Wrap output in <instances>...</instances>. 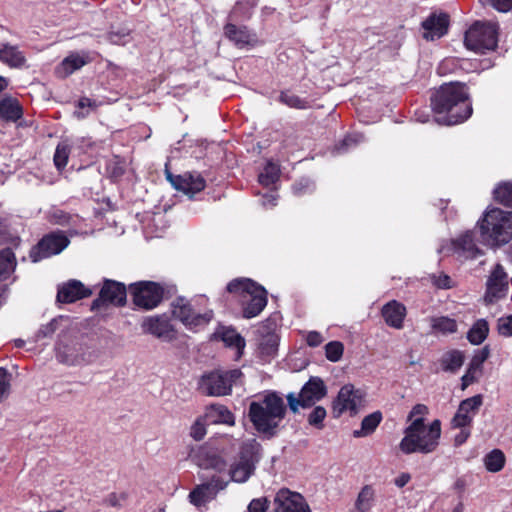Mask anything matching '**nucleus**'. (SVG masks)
<instances>
[{
    "label": "nucleus",
    "mask_w": 512,
    "mask_h": 512,
    "mask_svg": "<svg viewBox=\"0 0 512 512\" xmlns=\"http://www.w3.org/2000/svg\"><path fill=\"white\" fill-rule=\"evenodd\" d=\"M7 87V81L4 77L0 76V92Z\"/></svg>",
    "instance_id": "obj_64"
},
{
    "label": "nucleus",
    "mask_w": 512,
    "mask_h": 512,
    "mask_svg": "<svg viewBox=\"0 0 512 512\" xmlns=\"http://www.w3.org/2000/svg\"><path fill=\"white\" fill-rule=\"evenodd\" d=\"M362 403V395L359 390H355L353 385L343 386L334 401L333 413L336 417L349 411L352 415L356 414L358 407Z\"/></svg>",
    "instance_id": "obj_19"
},
{
    "label": "nucleus",
    "mask_w": 512,
    "mask_h": 512,
    "mask_svg": "<svg viewBox=\"0 0 512 512\" xmlns=\"http://www.w3.org/2000/svg\"><path fill=\"white\" fill-rule=\"evenodd\" d=\"M204 420L207 424H234V415L224 405L212 404L207 407Z\"/></svg>",
    "instance_id": "obj_28"
},
{
    "label": "nucleus",
    "mask_w": 512,
    "mask_h": 512,
    "mask_svg": "<svg viewBox=\"0 0 512 512\" xmlns=\"http://www.w3.org/2000/svg\"><path fill=\"white\" fill-rule=\"evenodd\" d=\"M126 296L127 290L123 283L104 279L98 298L91 303V310H98L107 304L123 306L126 303Z\"/></svg>",
    "instance_id": "obj_14"
},
{
    "label": "nucleus",
    "mask_w": 512,
    "mask_h": 512,
    "mask_svg": "<svg viewBox=\"0 0 512 512\" xmlns=\"http://www.w3.org/2000/svg\"><path fill=\"white\" fill-rule=\"evenodd\" d=\"M483 404V396L478 394L470 398L464 399L460 402L458 409L451 420L452 428H465L469 427L473 418L479 412Z\"/></svg>",
    "instance_id": "obj_18"
},
{
    "label": "nucleus",
    "mask_w": 512,
    "mask_h": 512,
    "mask_svg": "<svg viewBox=\"0 0 512 512\" xmlns=\"http://www.w3.org/2000/svg\"><path fill=\"white\" fill-rule=\"evenodd\" d=\"M489 326L486 320L479 319L467 333V339L473 345L481 344L488 336Z\"/></svg>",
    "instance_id": "obj_34"
},
{
    "label": "nucleus",
    "mask_w": 512,
    "mask_h": 512,
    "mask_svg": "<svg viewBox=\"0 0 512 512\" xmlns=\"http://www.w3.org/2000/svg\"><path fill=\"white\" fill-rule=\"evenodd\" d=\"M172 314L189 329L205 326L213 317L212 311L196 313L185 298H177L172 303Z\"/></svg>",
    "instance_id": "obj_13"
},
{
    "label": "nucleus",
    "mask_w": 512,
    "mask_h": 512,
    "mask_svg": "<svg viewBox=\"0 0 512 512\" xmlns=\"http://www.w3.org/2000/svg\"><path fill=\"white\" fill-rule=\"evenodd\" d=\"M448 26L449 16L446 13H432L422 22L423 37L431 41L441 38L447 33Z\"/></svg>",
    "instance_id": "obj_24"
},
{
    "label": "nucleus",
    "mask_w": 512,
    "mask_h": 512,
    "mask_svg": "<svg viewBox=\"0 0 512 512\" xmlns=\"http://www.w3.org/2000/svg\"><path fill=\"white\" fill-rule=\"evenodd\" d=\"M375 492L372 486L365 485L358 494L355 507L358 512H368L373 504Z\"/></svg>",
    "instance_id": "obj_39"
},
{
    "label": "nucleus",
    "mask_w": 512,
    "mask_h": 512,
    "mask_svg": "<svg viewBox=\"0 0 512 512\" xmlns=\"http://www.w3.org/2000/svg\"><path fill=\"white\" fill-rule=\"evenodd\" d=\"M241 376L240 369L211 371L201 376L198 382V390L206 396H226L231 393L233 384Z\"/></svg>",
    "instance_id": "obj_8"
},
{
    "label": "nucleus",
    "mask_w": 512,
    "mask_h": 512,
    "mask_svg": "<svg viewBox=\"0 0 512 512\" xmlns=\"http://www.w3.org/2000/svg\"><path fill=\"white\" fill-rule=\"evenodd\" d=\"M107 37L112 44L125 45L130 39V31L126 28L111 30Z\"/></svg>",
    "instance_id": "obj_48"
},
{
    "label": "nucleus",
    "mask_w": 512,
    "mask_h": 512,
    "mask_svg": "<svg viewBox=\"0 0 512 512\" xmlns=\"http://www.w3.org/2000/svg\"><path fill=\"white\" fill-rule=\"evenodd\" d=\"M279 174V166L272 162H268L259 175V182L263 186L268 187L279 179Z\"/></svg>",
    "instance_id": "obj_41"
},
{
    "label": "nucleus",
    "mask_w": 512,
    "mask_h": 512,
    "mask_svg": "<svg viewBox=\"0 0 512 512\" xmlns=\"http://www.w3.org/2000/svg\"><path fill=\"white\" fill-rule=\"evenodd\" d=\"M167 179L172 186L182 191L187 195L193 196L194 194L202 191L205 188V180L198 173H184L183 175H173L167 171Z\"/></svg>",
    "instance_id": "obj_20"
},
{
    "label": "nucleus",
    "mask_w": 512,
    "mask_h": 512,
    "mask_svg": "<svg viewBox=\"0 0 512 512\" xmlns=\"http://www.w3.org/2000/svg\"><path fill=\"white\" fill-rule=\"evenodd\" d=\"M91 58L87 53H72L62 60L56 68V74L61 78H66L73 72L79 70L88 64Z\"/></svg>",
    "instance_id": "obj_26"
},
{
    "label": "nucleus",
    "mask_w": 512,
    "mask_h": 512,
    "mask_svg": "<svg viewBox=\"0 0 512 512\" xmlns=\"http://www.w3.org/2000/svg\"><path fill=\"white\" fill-rule=\"evenodd\" d=\"M70 154V147L66 143H59L54 154V164L61 170L66 167Z\"/></svg>",
    "instance_id": "obj_45"
},
{
    "label": "nucleus",
    "mask_w": 512,
    "mask_h": 512,
    "mask_svg": "<svg viewBox=\"0 0 512 512\" xmlns=\"http://www.w3.org/2000/svg\"><path fill=\"white\" fill-rule=\"evenodd\" d=\"M382 420V414L379 411L373 412L364 417L361 423V429L353 432L354 437H363L375 431Z\"/></svg>",
    "instance_id": "obj_35"
},
{
    "label": "nucleus",
    "mask_w": 512,
    "mask_h": 512,
    "mask_svg": "<svg viewBox=\"0 0 512 512\" xmlns=\"http://www.w3.org/2000/svg\"><path fill=\"white\" fill-rule=\"evenodd\" d=\"M214 336L223 341L226 346L235 348L237 357L243 353L245 340L234 328L221 326L216 330Z\"/></svg>",
    "instance_id": "obj_29"
},
{
    "label": "nucleus",
    "mask_w": 512,
    "mask_h": 512,
    "mask_svg": "<svg viewBox=\"0 0 512 512\" xmlns=\"http://www.w3.org/2000/svg\"><path fill=\"white\" fill-rule=\"evenodd\" d=\"M197 465L204 470H213L210 480L197 485L190 493V502L201 507L216 498L217 494L226 489L228 478L226 475V460L212 450H202L197 455Z\"/></svg>",
    "instance_id": "obj_3"
},
{
    "label": "nucleus",
    "mask_w": 512,
    "mask_h": 512,
    "mask_svg": "<svg viewBox=\"0 0 512 512\" xmlns=\"http://www.w3.org/2000/svg\"><path fill=\"white\" fill-rule=\"evenodd\" d=\"M441 436V423L434 420L426 428L404 431L399 449L406 455L413 453L428 454L436 450Z\"/></svg>",
    "instance_id": "obj_7"
},
{
    "label": "nucleus",
    "mask_w": 512,
    "mask_h": 512,
    "mask_svg": "<svg viewBox=\"0 0 512 512\" xmlns=\"http://www.w3.org/2000/svg\"><path fill=\"white\" fill-rule=\"evenodd\" d=\"M490 355V350L486 346L479 350L472 358L469 365L481 371L483 363L488 359Z\"/></svg>",
    "instance_id": "obj_54"
},
{
    "label": "nucleus",
    "mask_w": 512,
    "mask_h": 512,
    "mask_svg": "<svg viewBox=\"0 0 512 512\" xmlns=\"http://www.w3.org/2000/svg\"><path fill=\"white\" fill-rule=\"evenodd\" d=\"M460 432L458 434L455 435L454 437V445L456 447L458 446H461L462 444H464L467 439L469 438L470 436V430L468 429V427H465V428H460Z\"/></svg>",
    "instance_id": "obj_61"
},
{
    "label": "nucleus",
    "mask_w": 512,
    "mask_h": 512,
    "mask_svg": "<svg viewBox=\"0 0 512 512\" xmlns=\"http://www.w3.org/2000/svg\"><path fill=\"white\" fill-rule=\"evenodd\" d=\"M382 316L388 326L402 329L406 316V307L402 303L392 300L383 306Z\"/></svg>",
    "instance_id": "obj_25"
},
{
    "label": "nucleus",
    "mask_w": 512,
    "mask_h": 512,
    "mask_svg": "<svg viewBox=\"0 0 512 512\" xmlns=\"http://www.w3.org/2000/svg\"><path fill=\"white\" fill-rule=\"evenodd\" d=\"M364 141V136L359 133L347 135L339 145L335 146V150L338 153L346 152L348 149L357 146L359 143Z\"/></svg>",
    "instance_id": "obj_46"
},
{
    "label": "nucleus",
    "mask_w": 512,
    "mask_h": 512,
    "mask_svg": "<svg viewBox=\"0 0 512 512\" xmlns=\"http://www.w3.org/2000/svg\"><path fill=\"white\" fill-rule=\"evenodd\" d=\"M508 289V276L501 264H496L486 282L484 300L492 304L505 296Z\"/></svg>",
    "instance_id": "obj_17"
},
{
    "label": "nucleus",
    "mask_w": 512,
    "mask_h": 512,
    "mask_svg": "<svg viewBox=\"0 0 512 512\" xmlns=\"http://www.w3.org/2000/svg\"><path fill=\"white\" fill-rule=\"evenodd\" d=\"M69 244V239L63 232H53L44 236L30 251V258L38 262L44 258L59 254Z\"/></svg>",
    "instance_id": "obj_15"
},
{
    "label": "nucleus",
    "mask_w": 512,
    "mask_h": 512,
    "mask_svg": "<svg viewBox=\"0 0 512 512\" xmlns=\"http://www.w3.org/2000/svg\"><path fill=\"white\" fill-rule=\"evenodd\" d=\"M274 512H311L304 497L289 489H280L273 501Z\"/></svg>",
    "instance_id": "obj_16"
},
{
    "label": "nucleus",
    "mask_w": 512,
    "mask_h": 512,
    "mask_svg": "<svg viewBox=\"0 0 512 512\" xmlns=\"http://www.w3.org/2000/svg\"><path fill=\"white\" fill-rule=\"evenodd\" d=\"M268 509V501L266 498L253 499L249 506V512H266Z\"/></svg>",
    "instance_id": "obj_58"
},
{
    "label": "nucleus",
    "mask_w": 512,
    "mask_h": 512,
    "mask_svg": "<svg viewBox=\"0 0 512 512\" xmlns=\"http://www.w3.org/2000/svg\"><path fill=\"white\" fill-rule=\"evenodd\" d=\"M450 283H451V278L448 275H445V274L439 275L434 280V284L438 288H442V289L450 288L451 287Z\"/></svg>",
    "instance_id": "obj_62"
},
{
    "label": "nucleus",
    "mask_w": 512,
    "mask_h": 512,
    "mask_svg": "<svg viewBox=\"0 0 512 512\" xmlns=\"http://www.w3.org/2000/svg\"><path fill=\"white\" fill-rule=\"evenodd\" d=\"M141 327L144 333L160 339L171 340L174 337L173 326L165 316L146 317Z\"/></svg>",
    "instance_id": "obj_23"
},
{
    "label": "nucleus",
    "mask_w": 512,
    "mask_h": 512,
    "mask_svg": "<svg viewBox=\"0 0 512 512\" xmlns=\"http://www.w3.org/2000/svg\"><path fill=\"white\" fill-rule=\"evenodd\" d=\"M483 242L504 245L512 238V212L499 208L488 210L478 222Z\"/></svg>",
    "instance_id": "obj_4"
},
{
    "label": "nucleus",
    "mask_w": 512,
    "mask_h": 512,
    "mask_svg": "<svg viewBox=\"0 0 512 512\" xmlns=\"http://www.w3.org/2000/svg\"><path fill=\"white\" fill-rule=\"evenodd\" d=\"M224 34L239 48H243L255 42V36L251 34L245 26L237 27L234 24L228 23L224 27Z\"/></svg>",
    "instance_id": "obj_27"
},
{
    "label": "nucleus",
    "mask_w": 512,
    "mask_h": 512,
    "mask_svg": "<svg viewBox=\"0 0 512 512\" xmlns=\"http://www.w3.org/2000/svg\"><path fill=\"white\" fill-rule=\"evenodd\" d=\"M431 106L437 114L439 124L455 125L467 120L472 114L468 92L459 82L445 83L431 96Z\"/></svg>",
    "instance_id": "obj_1"
},
{
    "label": "nucleus",
    "mask_w": 512,
    "mask_h": 512,
    "mask_svg": "<svg viewBox=\"0 0 512 512\" xmlns=\"http://www.w3.org/2000/svg\"><path fill=\"white\" fill-rule=\"evenodd\" d=\"M323 340L322 335L317 331H310L306 337V342L310 347L319 346Z\"/></svg>",
    "instance_id": "obj_60"
},
{
    "label": "nucleus",
    "mask_w": 512,
    "mask_h": 512,
    "mask_svg": "<svg viewBox=\"0 0 512 512\" xmlns=\"http://www.w3.org/2000/svg\"><path fill=\"white\" fill-rule=\"evenodd\" d=\"M428 407L424 404H416L407 416V422L410 424L405 428L404 431H415L422 428L428 427L425 424L424 417L428 414Z\"/></svg>",
    "instance_id": "obj_32"
},
{
    "label": "nucleus",
    "mask_w": 512,
    "mask_h": 512,
    "mask_svg": "<svg viewBox=\"0 0 512 512\" xmlns=\"http://www.w3.org/2000/svg\"><path fill=\"white\" fill-rule=\"evenodd\" d=\"M262 457V447L256 439L243 442L240 446L238 458L228 469L226 464V475L228 484L230 482L245 483L254 474L256 465Z\"/></svg>",
    "instance_id": "obj_6"
},
{
    "label": "nucleus",
    "mask_w": 512,
    "mask_h": 512,
    "mask_svg": "<svg viewBox=\"0 0 512 512\" xmlns=\"http://www.w3.org/2000/svg\"><path fill=\"white\" fill-rule=\"evenodd\" d=\"M23 115L22 106L16 98L0 95V118L16 122Z\"/></svg>",
    "instance_id": "obj_30"
},
{
    "label": "nucleus",
    "mask_w": 512,
    "mask_h": 512,
    "mask_svg": "<svg viewBox=\"0 0 512 512\" xmlns=\"http://www.w3.org/2000/svg\"><path fill=\"white\" fill-rule=\"evenodd\" d=\"M97 355L90 346L75 338H63L56 346V358L65 365H88Z\"/></svg>",
    "instance_id": "obj_9"
},
{
    "label": "nucleus",
    "mask_w": 512,
    "mask_h": 512,
    "mask_svg": "<svg viewBox=\"0 0 512 512\" xmlns=\"http://www.w3.org/2000/svg\"><path fill=\"white\" fill-rule=\"evenodd\" d=\"M124 499H125L124 494L117 495L116 493H111L104 499V504H106L107 506H110V507L118 508V507H121V501Z\"/></svg>",
    "instance_id": "obj_59"
},
{
    "label": "nucleus",
    "mask_w": 512,
    "mask_h": 512,
    "mask_svg": "<svg viewBox=\"0 0 512 512\" xmlns=\"http://www.w3.org/2000/svg\"><path fill=\"white\" fill-rule=\"evenodd\" d=\"M456 245L465 253L467 258H476L481 254L480 249L474 242L472 232H466L461 237H459L456 241Z\"/></svg>",
    "instance_id": "obj_37"
},
{
    "label": "nucleus",
    "mask_w": 512,
    "mask_h": 512,
    "mask_svg": "<svg viewBox=\"0 0 512 512\" xmlns=\"http://www.w3.org/2000/svg\"><path fill=\"white\" fill-rule=\"evenodd\" d=\"M227 291L238 294L246 319L258 316L267 305L266 290L250 279H235L228 283Z\"/></svg>",
    "instance_id": "obj_5"
},
{
    "label": "nucleus",
    "mask_w": 512,
    "mask_h": 512,
    "mask_svg": "<svg viewBox=\"0 0 512 512\" xmlns=\"http://www.w3.org/2000/svg\"><path fill=\"white\" fill-rule=\"evenodd\" d=\"M464 363V356L458 350H452L443 355L441 359L442 369L446 372H456Z\"/></svg>",
    "instance_id": "obj_36"
},
{
    "label": "nucleus",
    "mask_w": 512,
    "mask_h": 512,
    "mask_svg": "<svg viewBox=\"0 0 512 512\" xmlns=\"http://www.w3.org/2000/svg\"><path fill=\"white\" fill-rule=\"evenodd\" d=\"M57 330V320L52 319L49 323L42 325L35 334V341H39L46 337H51Z\"/></svg>",
    "instance_id": "obj_52"
},
{
    "label": "nucleus",
    "mask_w": 512,
    "mask_h": 512,
    "mask_svg": "<svg viewBox=\"0 0 512 512\" xmlns=\"http://www.w3.org/2000/svg\"><path fill=\"white\" fill-rule=\"evenodd\" d=\"M344 346L339 341H331L325 346V355L331 362H337L341 359Z\"/></svg>",
    "instance_id": "obj_47"
},
{
    "label": "nucleus",
    "mask_w": 512,
    "mask_h": 512,
    "mask_svg": "<svg viewBox=\"0 0 512 512\" xmlns=\"http://www.w3.org/2000/svg\"><path fill=\"white\" fill-rule=\"evenodd\" d=\"M275 328L276 324L267 320L257 330V345L262 355L272 356L277 351L279 338Z\"/></svg>",
    "instance_id": "obj_21"
},
{
    "label": "nucleus",
    "mask_w": 512,
    "mask_h": 512,
    "mask_svg": "<svg viewBox=\"0 0 512 512\" xmlns=\"http://www.w3.org/2000/svg\"><path fill=\"white\" fill-rule=\"evenodd\" d=\"M327 394V388L324 381L319 377H311L304 384L298 396L294 393L287 395V402L290 410L297 413L299 407L308 408L320 401Z\"/></svg>",
    "instance_id": "obj_11"
},
{
    "label": "nucleus",
    "mask_w": 512,
    "mask_h": 512,
    "mask_svg": "<svg viewBox=\"0 0 512 512\" xmlns=\"http://www.w3.org/2000/svg\"><path fill=\"white\" fill-rule=\"evenodd\" d=\"M0 61L10 67H21L25 63V56L17 46L3 43L0 45Z\"/></svg>",
    "instance_id": "obj_31"
},
{
    "label": "nucleus",
    "mask_w": 512,
    "mask_h": 512,
    "mask_svg": "<svg viewBox=\"0 0 512 512\" xmlns=\"http://www.w3.org/2000/svg\"><path fill=\"white\" fill-rule=\"evenodd\" d=\"M498 332L504 337L512 336V315L501 317L498 320Z\"/></svg>",
    "instance_id": "obj_55"
},
{
    "label": "nucleus",
    "mask_w": 512,
    "mask_h": 512,
    "mask_svg": "<svg viewBox=\"0 0 512 512\" xmlns=\"http://www.w3.org/2000/svg\"><path fill=\"white\" fill-rule=\"evenodd\" d=\"M279 100L283 104L295 109H307L309 107L306 100L289 92H282L279 96Z\"/></svg>",
    "instance_id": "obj_44"
},
{
    "label": "nucleus",
    "mask_w": 512,
    "mask_h": 512,
    "mask_svg": "<svg viewBox=\"0 0 512 512\" xmlns=\"http://www.w3.org/2000/svg\"><path fill=\"white\" fill-rule=\"evenodd\" d=\"M327 413L324 407L316 406L312 412L308 416V422L310 425L316 428L323 427V420L325 419Z\"/></svg>",
    "instance_id": "obj_49"
},
{
    "label": "nucleus",
    "mask_w": 512,
    "mask_h": 512,
    "mask_svg": "<svg viewBox=\"0 0 512 512\" xmlns=\"http://www.w3.org/2000/svg\"><path fill=\"white\" fill-rule=\"evenodd\" d=\"M130 292L136 306L151 310L162 301L164 289L156 282L140 281L130 285Z\"/></svg>",
    "instance_id": "obj_12"
},
{
    "label": "nucleus",
    "mask_w": 512,
    "mask_h": 512,
    "mask_svg": "<svg viewBox=\"0 0 512 512\" xmlns=\"http://www.w3.org/2000/svg\"><path fill=\"white\" fill-rule=\"evenodd\" d=\"M254 5L255 3L249 0L237 1L233 9L231 10V19L238 20L249 18L251 15V10L254 7Z\"/></svg>",
    "instance_id": "obj_42"
},
{
    "label": "nucleus",
    "mask_w": 512,
    "mask_h": 512,
    "mask_svg": "<svg viewBox=\"0 0 512 512\" xmlns=\"http://www.w3.org/2000/svg\"><path fill=\"white\" fill-rule=\"evenodd\" d=\"M411 479L409 473H401L398 477L395 478L394 483L397 487H404Z\"/></svg>",
    "instance_id": "obj_63"
},
{
    "label": "nucleus",
    "mask_w": 512,
    "mask_h": 512,
    "mask_svg": "<svg viewBox=\"0 0 512 512\" xmlns=\"http://www.w3.org/2000/svg\"><path fill=\"white\" fill-rule=\"evenodd\" d=\"M480 370L474 368L473 366L469 365L466 373L462 376L461 381V388L462 390H465L470 384L475 382L477 380V376Z\"/></svg>",
    "instance_id": "obj_56"
},
{
    "label": "nucleus",
    "mask_w": 512,
    "mask_h": 512,
    "mask_svg": "<svg viewBox=\"0 0 512 512\" xmlns=\"http://www.w3.org/2000/svg\"><path fill=\"white\" fill-rule=\"evenodd\" d=\"M483 6H491L499 12H508L512 9V0H479Z\"/></svg>",
    "instance_id": "obj_51"
},
{
    "label": "nucleus",
    "mask_w": 512,
    "mask_h": 512,
    "mask_svg": "<svg viewBox=\"0 0 512 512\" xmlns=\"http://www.w3.org/2000/svg\"><path fill=\"white\" fill-rule=\"evenodd\" d=\"M206 422L204 420V417L203 418H198L194 424L191 426V429H190V435L191 437L196 440V441H200L202 440L205 435H206Z\"/></svg>",
    "instance_id": "obj_50"
},
{
    "label": "nucleus",
    "mask_w": 512,
    "mask_h": 512,
    "mask_svg": "<svg viewBox=\"0 0 512 512\" xmlns=\"http://www.w3.org/2000/svg\"><path fill=\"white\" fill-rule=\"evenodd\" d=\"M77 107L80 110L75 111L74 115L78 119H83V118H85L88 115V112L85 113V112H83L81 110L84 109V108H90L92 110H95L97 108V104H96L95 101L91 100L88 97H82V98L79 99V101L77 103Z\"/></svg>",
    "instance_id": "obj_53"
},
{
    "label": "nucleus",
    "mask_w": 512,
    "mask_h": 512,
    "mask_svg": "<svg viewBox=\"0 0 512 512\" xmlns=\"http://www.w3.org/2000/svg\"><path fill=\"white\" fill-rule=\"evenodd\" d=\"M286 412L283 397L275 391H268L249 404L248 417L258 433L272 438L278 433Z\"/></svg>",
    "instance_id": "obj_2"
},
{
    "label": "nucleus",
    "mask_w": 512,
    "mask_h": 512,
    "mask_svg": "<svg viewBox=\"0 0 512 512\" xmlns=\"http://www.w3.org/2000/svg\"><path fill=\"white\" fill-rule=\"evenodd\" d=\"M16 267V259L10 248L0 251V278H7Z\"/></svg>",
    "instance_id": "obj_38"
},
{
    "label": "nucleus",
    "mask_w": 512,
    "mask_h": 512,
    "mask_svg": "<svg viewBox=\"0 0 512 512\" xmlns=\"http://www.w3.org/2000/svg\"><path fill=\"white\" fill-rule=\"evenodd\" d=\"M9 387L7 372L4 368H0V402L8 395Z\"/></svg>",
    "instance_id": "obj_57"
},
{
    "label": "nucleus",
    "mask_w": 512,
    "mask_h": 512,
    "mask_svg": "<svg viewBox=\"0 0 512 512\" xmlns=\"http://www.w3.org/2000/svg\"><path fill=\"white\" fill-rule=\"evenodd\" d=\"M431 326L433 330L442 334H452L457 331V322L446 316L432 318Z\"/></svg>",
    "instance_id": "obj_40"
},
{
    "label": "nucleus",
    "mask_w": 512,
    "mask_h": 512,
    "mask_svg": "<svg viewBox=\"0 0 512 512\" xmlns=\"http://www.w3.org/2000/svg\"><path fill=\"white\" fill-rule=\"evenodd\" d=\"M92 294V289L85 287L82 282L72 279L59 286L57 301L60 303H73Z\"/></svg>",
    "instance_id": "obj_22"
},
{
    "label": "nucleus",
    "mask_w": 512,
    "mask_h": 512,
    "mask_svg": "<svg viewBox=\"0 0 512 512\" xmlns=\"http://www.w3.org/2000/svg\"><path fill=\"white\" fill-rule=\"evenodd\" d=\"M494 198L505 206L512 207V184L503 183L500 184L494 190Z\"/></svg>",
    "instance_id": "obj_43"
},
{
    "label": "nucleus",
    "mask_w": 512,
    "mask_h": 512,
    "mask_svg": "<svg viewBox=\"0 0 512 512\" xmlns=\"http://www.w3.org/2000/svg\"><path fill=\"white\" fill-rule=\"evenodd\" d=\"M483 461L487 471L491 473H497L504 468L506 457L502 450L493 449L491 452L485 455Z\"/></svg>",
    "instance_id": "obj_33"
},
{
    "label": "nucleus",
    "mask_w": 512,
    "mask_h": 512,
    "mask_svg": "<svg viewBox=\"0 0 512 512\" xmlns=\"http://www.w3.org/2000/svg\"><path fill=\"white\" fill-rule=\"evenodd\" d=\"M497 26L491 23L476 22L465 33L464 44L476 53H485L497 47Z\"/></svg>",
    "instance_id": "obj_10"
}]
</instances>
